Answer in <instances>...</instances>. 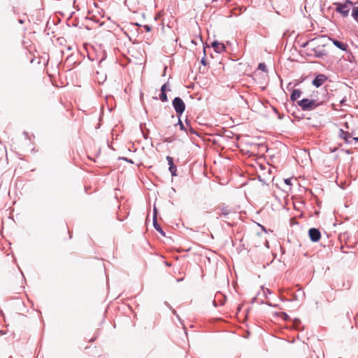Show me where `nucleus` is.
I'll use <instances>...</instances> for the list:
<instances>
[{
	"instance_id": "obj_1",
	"label": "nucleus",
	"mask_w": 358,
	"mask_h": 358,
	"mask_svg": "<svg viewBox=\"0 0 358 358\" xmlns=\"http://www.w3.org/2000/svg\"><path fill=\"white\" fill-rule=\"evenodd\" d=\"M297 104L302 110L310 111L315 109L320 106H322L323 104V101L318 102L315 99L303 98L301 100L298 101Z\"/></svg>"
},
{
	"instance_id": "obj_2",
	"label": "nucleus",
	"mask_w": 358,
	"mask_h": 358,
	"mask_svg": "<svg viewBox=\"0 0 358 358\" xmlns=\"http://www.w3.org/2000/svg\"><path fill=\"white\" fill-rule=\"evenodd\" d=\"M173 107L176 111V115L180 118L185 110V103L179 96H176L172 101Z\"/></svg>"
},
{
	"instance_id": "obj_3",
	"label": "nucleus",
	"mask_w": 358,
	"mask_h": 358,
	"mask_svg": "<svg viewBox=\"0 0 358 358\" xmlns=\"http://www.w3.org/2000/svg\"><path fill=\"white\" fill-rule=\"evenodd\" d=\"M336 11L340 13L343 17H348L350 12V8L341 2H335Z\"/></svg>"
},
{
	"instance_id": "obj_4",
	"label": "nucleus",
	"mask_w": 358,
	"mask_h": 358,
	"mask_svg": "<svg viewBox=\"0 0 358 358\" xmlns=\"http://www.w3.org/2000/svg\"><path fill=\"white\" fill-rule=\"evenodd\" d=\"M308 236L312 242L316 243L321 238V232L317 228H310L308 230Z\"/></svg>"
},
{
	"instance_id": "obj_5",
	"label": "nucleus",
	"mask_w": 358,
	"mask_h": 358,
	"mask_svg": "<svg viewBox=\"0 0 358 358\" xmlns=\"http://www.w3.org/2000/svg\"><path fill=\"white\" fill-rule=\"evenodd\" d=\"M328 77L322 73H320L317 75L315 78L312 81V85L315 87L318 88L321 87L326 80H327Z\"/></svg>"
},
{
	"instance_id": "obj_6",
	"label": "nucleus",
	"mask_w": 358,
	"mask_h": 358,
	"mask_svg": "<svg viewBox=\"0 0 358 358\" xmlns=\"http://www.w3.org/2000/svg\"><path fill=\"white\" fill-rule=\"evenodd\" d=\"M339 137L344 140L347 144H351L352 142V134L349 131H344L343 129H340Z\"/></svg>"
},
{
	"instance_id": "obj_7",
	"label": "nucleus",
	"mask_w": 358,
	"mask_h": 358,
	"mask_svg": "<svg viewBox=\"0 0 358 358\" xmlns=\"http://www.w3.org/2000/svg\"><path fill=\"white\" fill-rule=\"evenodd\" d=\"M168 164H169V170L171 173L172 176H177V166L174 164L173 158L171 156H166V157Z\"/></svg>"
},
{
	"instance_id": "obj_8",
	"label": "nucleus",
	"mask_w": 358,
	"mask_h": 358,
	"mask_svg": "<svg viewBox=\"0 0 358 358\" xmlns=\"http://www.w3.org/2000/svg\"><path fill=\"white\" fill-rule=\"evenodd\" d=\"M329 39L332 42V43L338 49L348 52V45L345 43H343L336 38L329 37Z\"/></svg>"
},
{
	"instance_id": "obj_9",
	"label": "nucleus",
	"mask_w": 358,
	"mask_h": 358,
	"mask_svg": "<svg viewBox=\"0 0 358 358\" xmlns=\"http://www.w3.org/2000/svg\"><path fill=\"white\" fill-rule=\"evenodd\" d=\"M211 47L213 48L214 51L217 53H222L226 50L225 45L219 42L218 41H213L211 43Z\"/></svg>"
},
{
	"instance_id": "obj_10",
	"label": "nucleus",
	"mask_w": 358,
	"mask_h": 358,
	"mask_svg": "<svg viewBox=\"0 0 358 358\" xmlns=\"http://www.w3.org/2000/svg\"><path fill=\"white\" fill-rule=\"evenodd\" d=\"M311 50L315 53V58H323L327 55V52L324 50H320L319 47H314L311 49Z\"/></svg>"
},
{
	"instance_id": "obj_11",
	"label": "nucleus",
	"mask_w": 358,
	"mask_h": 358,
	"mask_svg": "<svg viewBox=\"0 0 358 358\" xmlns=\"http://www.w3.org/2000/svg\"><path fill=\"white\" fill-rule=\"evenodd\" d=\"M152 224H153V227L156 229V231H157L162 236H166L165 232L164 231V230L162 229L161 226L157 222V217H156L155 216L152 218Z\"/></svg>"
},
{
	"instance_id": "obj_12",
	"label": "nucleus",
	"mask_w": 358,
	"mask_h": 358,
	"mask_svg": "<svg viewBox=\"0 0 358 358\" xmlns=\"http://www.w3.org/2000/svg\"><path fill=\"white\" fill-rule=\"evenodd\" d=\"M185 124H186L185 126H186V128H187L185 132L187 134H189V133L194 134L199 136V134L193 129V127L191 125L190 120H188L187 118H186V120H185Z\"/></svg>"
},
{
	"instance_id": "obj_13",
	"label": "nucleus",
	"mask_w": 358,
	"mask_h": 358,
	"mask_svg": "<svg viewBox=\"0 0 358 358\" xmlns=\"http://www.w3.org/2000/svg\"><path fill=\"white\" fill-rule=\"evenodd\" d=\"M301 91L299 89H294L292 91L291 95H290V100L292 102H294L299 99L301 95Z\"/></svg>"
},
{
	"instance_id": "obj_14",
	"label": "nucleus",
	"mask_w": 358,
	"mask_h": 358,
	"mask_svg": "<svg viewBox=\"0 0 358 358\" xmlns=\"http://www.w3.org/2000/svg\"><path fill=\"white\" fill-rule=\"evenodd\" d=\"M221 210V215L227 217L228 215L232 213V210L231 208H229L228 206H225L224 204L220 206Z\"/></svg>"
},
{
	"instance_id": "obj_15",
	"label": "nucleus",
	"mask_w": 358,
	"mask_h": 358,
	"mask_svg": "<svg viewBox=\"0 0 358 358\" xmlns=\"http://www.w3.org/2000/svg\"><path fill=\"white\" fill-rule=\"evenodd\" d=\"M293 327L296 330H303V327H301V322L299 319L295 318L293 321Z\"/></svg>"
},
{
	"instance_id": "obj_16",
	"label": "nucleus",
	"mask_w": 358,
	"mask_h": 358,
	"mask_svg": "<svg viewBox=\"0 0 358 358\" xmlns=\"http://www.w3.org/2000/svg\"><path fill=\"white\" fill-rule=\"evenodd\" d=\"M352 17L355 20V21L358 23V6H355L352 8Z\"/></svg>"
},
{
	"instance_id": "obj_17",
	"label": "nucleus",
	"mask_w": 358,
	"mask_h": 358,
	"mask_svg": "<svg viewBox=\"0 0 358 358\" xmlns=\"http://www.w3.org/2000/svg\"><path fill=\"white\" fill-rule=\"evenodd\" d=\"M206 48H210L208 45H206V46H204L203 45V57L201 58V64L206 66L207 65V61H206Z\"/></svg>"
},
{
	"instance_id": "obj_18",
	"label": "nucleus",
	"mask_w": 358,
	"mask_h": 358,
	"mask_svg": "<svg viewBox=\"0 0 358 358\" xmlns=\"http://www.w3.org/2000/svg\"><path fill=\"white\" fill-rule=\"evenodd\" d=\"M159 99L161 100V101H162V102H166V101H168V97H167L166 92H161V93L159 94Z\"/></svg>"
},
{
	"instance_id": "obj_19",
	"label": "nucleus",
	"mask_w": 358,
	"mask_h": 358,
	"mask_svg": "<svg viewBox=\"0 0 358 358\" xmlns=\"http://www.w3.org/2000/svg\"><path fill=\"white\" fill-rule=\"evenodd\" d=\"M176 125H178L181 131H185L187 129L186 126H185V124L182 123V122L180 120V117L178 118V122L176 124Z\"/></svg>"
},
{
	"instance_id": "obj_20",
	"label": "nucleus",
	"mask_w": 358,
	"mask_h": 358,
	"mask_svg": "<svg viewBox=\"0 0 358 358\" xmlns=\"http://www.w3.org/2000/svg\"><path fill=\"white\" fill-rule=\"evenodd\" d=\"M219 296L222 297L221 300H219L220 305L223 306L226 301V296L218 292L216 294L215 297L217 298Z\"/></svg>"
},
{
	"instance_id": "obj_21",
	"label": "nucleus",
	"mask_w": 358,
	"mask_h": 358,
	"mask_svg": "<svg viewBox=\"0 0 358 358\" xmlns=\"http://www.w3.org/2000/svg\"><path fill=\"white\" fill-rule=\"evenodd\" d=\"M161 92H166L167 91H170V88H169V84L168 82L165 83L164 84L162 85V86L161 87Z\"/></svg>"
},
{
	"instance_id": "obj_22",
	"label": "nucleus",
	"mask_w": 358,
	"mask_h": 358,
	"mask_svg": "<svg viewBox=\"0 0 358 358\" xmlns=\"http://www.w3.org/2000/svg\"><path fill=\"white\" fill-rule=\"evenodd\" d=\"M175 140H176V138L174 136H171V137H166V138H163L162 141L164 143H171L173 142Z\"/></svg>"
},
{
	"instance_id": "obj_23",
	"label": "nucleus",
	"mask_w": 358,
	"mask_h": 358,
	"mask_svg": "<svg viewBox=\"0 0 358 358\" xmlns=\"http://www.w3.org/2000/svg\"><path fill=\"white\" fill-rule=\"evenodd\" d=\"M258 69L264 72H267V67L265 63H259L258 65Z\"/></svg>"
},
{
	"instance_id": "obj_24",
	"label": "nucleus",
	"mask_w": 358,
	"mask_h": 358,
	"mask_svg": "<svg viewBox=\"0 0 358 358\" xmlns=\"http://www.w3.org/2000/svg\"><path fill=\"white\" fill-rule=\"evenodd\" d=\"M141 128L142 130V134L145 139H148L149 138V131L147 130V131H143V124H141Z\"/></svg>"
},
{
	"instance_id": "obj_25",
	"label": "nucleus",
	"mask_w": 358,
	"mask_h": 358,
	"mask_svg": "<svg viewBox=\"0 0 358 358\" xmlns=\"http://www.w3.org/2000/svg\"><path fill=\"white\" fill-rule=\"evenodd\" d=\"M119 160H123V161H125L131 164H134V161L131 159H129L127 157H119Z\"/></svg>"
},
{
	"instance_id": "obj_26",
	"label": "nucleus",
	"mask_w": 358,
	"mask_h": 358,
	"mask_svg": "<svg viewBox=\"0 0 358 358\" xmlns=\"http://www.w3.org/2000/svg\"><path fill=\"white\" fill-rule=\"evenodd\" d=\"M315 38H311L310 40H308V41L303 43L302 45H301V47L302 48H306L309 43H311L313 42H314L315 41Z\"/></svg>"
},
{
	"instance_id": "obj_27",
	"label": "nucleus",
	"mask_w": 358,
	"mask_h": 358,
	"mask_svg": "<svg viewBox=\"0 0 358 358\" xmlns=\"http://www.w3.org/2000/svg\"><path fill=\"white\" fill-rule=\"evenodd\" d=\"M344 4L350 9V6H352L354 3L351 0H345Z\"/></svg>"
},
{
	"instance_id": "obj_28",
	"label": "nucleus",
	"mask_w": 358,
	"mask_h": 358,
	"mask_svg": "<svg viewBox=\"0 0 358 358\" xmlns=\"http://www.w3.org/2000/svg\"><path fill=\"white\" fill-rule=\"evenodd\" d=\"M281 314L284 320L287 321L290 319L289 316L286 313L282 312Z\"/></svg>"
},
{
	"instance_id": "obj_29",
	"label": "nucleus",
	"mask_w": 358,
	"mask_h": 358,
	"mask_svg": "<svg viewBox=\"0 0 358 358\" xmlns=\"http://www.w3.org/2000/svg\"><path fill=\"white\" fill-rule=\"evenodd\" d=\"M143 28L147 32H150L151 31V27L148 24L143 25Z\"/></svg>"
},
{
	"instance_id": "obj_30",
	"label": "nucleus",
	"mask_w": 358,
	"mask_h": 358,
	"mask_svg": "<svg viewBox=\"0 0 358 358\" xmlns=\"http://www.w3.org/2000/svg\"><path fill=\"white\" fill-rule=\"evenodd\" d=\"M291 182H292V178L285 179V183L287 185H292Z\"/></svg>"
},
{
	"instance_id": "obj_31",
	"label": "nucleus",
	"mask_w": 358,
	"mask_h": 358,
	"mask_svg": "<svg viewBox=\"0 0 358 358\" xmlns=\"http://www.w3.org/2000/svg\"><path fill=\"white\" fill-rule=\"evenodd\" d=\"M171 310L172 311L173 314L174 315H176L178 320H180V318L179 315L177 314V312L176 311V310H174V309L173 308V309H171Z\"/></svg>"
},
{
	"instance_id": "obj_32",
	"label": "nucleus",
	"mask_w": 358,
	"mask_h": 358,
	"mask_svg": "<svg viewBox=\"0 0 358 358\" xmlns=\"http://www.w3.org/2000/svg\"><path fill=\"white\" fill-rule=\"evenodd\" d=\"M99 331H97V332H96V335L94 338H91V339L90 340V343H92V342H94V341L96 340V338H97V336H98V334H99Z\"/></svg>"
},
{
	"instance_id": "obj_33",
	"label": "nucleus",
	"mask_w": 358,
	"mask_h": 358,
	"mask_svg": "<svg viewBox=\"0 0 358 358\" xmlns=\"http://www.w3.org/2000/svg\"><path fill=\"white\" fill-rule=\"evenodd\" d=\"M157 208L155 207H154V210H153V217L155 216L157 217Z\"/></svg>"
},
{
	"instance_id": "obj_34",
	"label": "nucleus",
	"mask_w": 358,
	"mask_h": 358,
	"mask_svg": "<svg viewBox=\"0 0 358 358\" xmlns=\"http://www.w3.org/2000/svg\"><path fill=\"white\" fill-rule=\"evenodd\" d=\"M164 304L170 309H173L172 306L167 302V301H165L164 302Z\"/></svg>"
},
{
	"instance_id": "obj_35",
	"label": "nucleus",
	"mask_w": 358,
	"mask_h": 358,
	"mask_svg": "<svg viewBox=\"0 0 358 358\" xmlns=\"http://www.w3.org/2000/svg\"><path fill=\"white\" fill-rule=\"evenodd\" d=\"M344 152L348 155H350L352 153V152L350 150H345Z\"/></svg>"
},
{
	"instance_id": "obj_36",
	"label": "nucleus",
	"mask_w": 358,
	"mask_h": 358,
	"mask_svg": "<svg viewBox=\"0 0 358 358\" xmlns=\"http://www.w3.org/2000/svg\"><path fill=\"white\" fill-rule=\"evenodd\" d=\"M213 306H214V307H215V308H216V307H217V301H216V300H215V299H214V300L213 301Z\"/></svg>"
},
{
	"instance_id": "obj_37",
	"label": "nucleus",
	"mask_w": 358,
	"mask_h": 358,
	"mask_svg": "<svg viewBox=\"0 0 358 358\" xmlns=\"http://www.w3.org/2000/svg\"><path fill=\"white\" fill-rule=\"evenodd\" d=\"M352 141H355V143L358 142V137H354L352 138Z\"/></svg>"
},
{
	"instance_id": "obj_38",
	"label": "nucleus",
	"mask_w": 358,
	"mask_h": 358,
	"mask_svg": "<svg viewBox=\"0 0 358 358\" xmlns=\"http://www.w3.org/2000/svg\"><path fill=\"white\" fill-rule=\"evenodd\" d=\"M18 22H19L20 24H24V20L19 19V20H18Z\"/></svg>"
},
{
	"instance_id": "obj_39",
	"label": "nucleus",
	"mask_w": 358,
	"mask_h": 358,
	"mask_svg": "<svg viewBox=\"0 0 358 358\" xmlns=\"http://www.w3.org/2000/svg\"><path fill=\"white\" fill-rule=\"evenodd\" d=\"M278 119H280V120H282L283 118V117H284L283 115H280L279 113H278Z\"/></svg>"
},
{
	"instance_id": "obj_40",
	"label": "nucleus",
	"mask_w": 358,
	"mask_h": 358,
	"mask_svg": "<svg viewBox=\"0 0 358 358\" xmlns=\"http://www.w3.org/2000/svg\"><path fill=\"white\" fill-rule=\"evenodd\" d=\"M117 220L120 222L123 221L124 220V218L122 217H120V216L117 217Z\"/></svg>"
},
{
	"instance_id": "obj_41",
	"label": "nucleus",
	"mask_w": 358,
	"mask_h": 358,
	"mask_svg": "<svg viewBox=\"0 0 358 358\" xmlns=\"http://www.w3.org/2000/svg\"><path fill=\"white\" fill-rule=\"evenodd\" d=\"M336 150H337V148H334V149L330 148V150H331V152H335Z\"/></svg>"
},
{
	"instance_id": "obj_42",
	"label": "nucleus",
	"mask_w": 358,
	"mask_h": 358,
	"mask_svg": "<svg viewBox=\"0 0 358 358\" xmlns=\"http://www.w3.org/2000/svg\"><path fill=\"white\" fill-rule=\"evenodd\" d=\"M6 332L3 330H0V335H4Z\"/></svg>"
},
{
	"instance_id": "obj_43",
	"label": "nucleus",
	"mask_w": 358,
	"mask_h": 358,
	"mask_svg": "<svg viewBox=\"0 0 358 358\" xmlns=\"http://www.w3.org/2000/svg\"><path fill=\"white\" fill-rule=\"evenodd\" d=\"M192 43L194 45H197V42L195 40H192Z\"/></svg>"
},
{
	"instance_id": "obj_44",
	"label": "nucleus",
	"mask_w": 358,
	"mask_h": 358,
	"mask_svg": "<svg viewBox=\"0 0 358 358\" xmlns=\"http://www.w3.org/2000/svg\"><path fill=\"white\" fill-rule=\"evenodd\" d=\"M273 110L276 114H278V111L275 108H273Z\"/></svg>"
},
{
	"instance_id": "obj_45",
	"label": "nucleus",
	"mask_w": 358,
	"mask_h": 358,
	"mask_svg": "<svg viewBox=\"0 0 358 358\" xmlns=\"http://www.w3.org/2000/svg\"><path fill=\"white\" fill-rule=\"evenodd\" d=\"M344 126H345V127L346 129H348V122H345V124H344Z\"/></svg>"
},
{
	"instance_id": "obj_46",
	"label": "nucleus",
	"mask_w": 358,
	"mask_h": 358,
	"mask_svg": "<svg viewBox=\"0 0 358 358\" xmlns=\"http://www.w3.org/2000/svg\"><path fill=\"white\" fill-rule=\"evenodd\" d=\"M350 133L352 134V138H354L353 136L355 135V132L354 131H351Z\"/></svg>"
},
{
	"instance_id": "obj_47",
	"label": "nucleus",
	"mask_w": 358,
	"mask_h": 358,
	"mask_svg": "<svg viewBox=\"0 0 358 358\" xmlns=\"http://www.w3.org/2000/svg\"><path fill=\"white\" fill-rule=\"evenodd\" d=\"M263 230L266 231L265 227L263 225H260Z\"/></svg>"
},
{
	"instance_id": "obj_48",
	"label": "nucleus",
	"mask_w": 358,
	"mask_h": 358,
	"mask_svg": "<svg viewBox=\"0 0 358 358\" xmlns=\"http://www.w3.org/2000/svg\"><path fill=\"white\" fill-rule=\"evenodd\" d=\"M255 300H256V297H254V298L252 299V303H254Z\"/></svg>"
},
{
	"instance_id": "obj_49",
	"label": "nucleus",
	"mask_w": 358,
	"mask_h": 358,
	"mask_svg": "<svg viewBox=\"0 0 358 358\" xmlns=\"http://www.w3.org/2000/svg\"><path fill=\"white\" fill-rule=\"evenodd\" d=\"M266 293H269V294H271V291H270L268 289H267V290H266Z\"/></svg>"
},
{
	"instance_id": "obj_50",
	"label": "nucleus",
	"mask_w": 358,
	"mask_h": 358,
	"mask_svg": "<svg viewBox=\"0 0 358 358\" xmlns=\"http://www.w3.org/2000/svg\"><path fill=\"white\" fill-rule=\"evenodd\" d=\"M181 280H182V278H180V279H178V280H177V281H178V282H180V281H181Z\"/></svg>"
},
{
	"instance_id": "obj_51",
	"label": "nucleus",
	"mask_w": 358,
	"mask_h": 358,
	"mask_svg": "<svg viewBox=\"0 0 358 358\" xmlns=\"http://www.w3.org/2000/svg\"><path fill=\"white\" fill-rule=\"evenodd\" d=\"M227 3L230 2L231 0H225Z\"/></svg>"
},
{
	"instance_id": "obj_52",
	"label": "nucleus",
	"mask_w": 358,
	"mask_h": 358,
	"mask_svg": "<svg viewBox=\"0 0 358 358\" xmlns=\"http://www.w3.org/2000/svg\"><path fill=\"white\" fill-rule=\"evenodd\" d=\"M103 60H104V58L100 60V63L102 62Z\"/></svg>"
},
{
	"instance_id": "obj_53",
	"label": "nucleus",
	"mask_w": 358,
	"mask_h": 358,
	"mask_svg": "<svg viewBox=\"0 0 358 358\" xmlns=\"http://www.w3.org/2000/svg\"><path fill=\"white\" fill-rule=\"evenodd\" d=\"M1 314L2 315H3V311H2V310H1Z\"/></svg>"
},
{
	"instance_id": "obj_54",
	"label": "nucleus",
	"mask_w": 358,
	"mask_h": 358,
	"mask_svg": "<svg viewBox=\"0 0 358 358\" xmlns=\"http://www.w3.org/2000/svg\"><path fill=\"white\" fill-rule=\"evenodd\" d=\"M9 358H13L12 357H10Z\"/></svg>"
},
{
	"instance_id": "obj_55",
	"label": "nucleus",
	"mask_w": 358,
	"mask_h": 358,
	"mask_svg": "<svg viewBox=\"0 0 358 358\" xmlns=\"http://www.w3.org/2000/svg\"><path fill=\"white\" fill-rule=\"evenodd\" d=\"M339 358H341V357H339Z\"/></svg>"
}]
</instances>
